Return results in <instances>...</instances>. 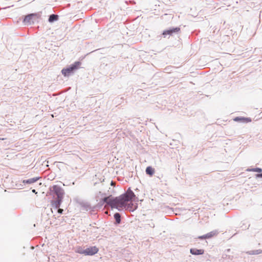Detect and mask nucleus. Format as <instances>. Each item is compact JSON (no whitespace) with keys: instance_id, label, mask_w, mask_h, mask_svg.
<instances>
[{"instance_id":"f257e3e1","label":"nucleus","mask_w":262,"mask_h":262,"mask_svg":"<svg viewBox=\"0 0 262 262\" xmlns=\"http://www.w3.org/2000/svg\"><path fill=\"white\" fill-rule=\"evenodd\" d=\"M135 197L133 191L130 188H128L126 192L119 197L114 198L111 195L104 198L103 202L107 203L111 206L112 208H115L120 210L121 208L125 207L127 203L132 201Z\"/></svg>"},{"instance_id":"f03ea898","label":"nucleus","mask_w":262,"mask_h":262,"mask_svg":"<svg viewBox=\"0 0 262 262\" xmlns=\"http://www.w3.org/2000/svg\"><path fill=\"white\" fill-rule=\"evenodd\" d=\"M81 65L79 61L75 62L69 67L64 68L61 70V73L65 77H68L73 74L77 70H78Z\"/></svg>"},{"instance_id":"7ed1b4c3","label":"nucleus","mask_w":262,"mask_h":262,"mask_svg":"<svg viewBox=\"0 0 262 262\" xmlns=\"http://www.w3.org/2000/svg\"><path fill=\"white\" fill-rule=\"evenodd\" d=\"M40 15L38 13H32L26 16L24 22L26 24H31L33 23L35 20L38 19Z\"/></svg>"},{"instance_id":"20e7f679","label":"nucleus","mask_w":262,"mask_h":262,"mask_svg":"<svg viewBox=\"0 0 262 262\" xmlns=\"http://www.w3.org/2000/svg\"><path fill=\"white\" fill-rule=\"evenodd\" d=\"M180 28L176 27L168 30H166L163 31L162 35L164 37H166L167 35H172L174 33H179L180 31Z\"/></svg>"},{"instance_id":"39448f33","label":"nucleus","mask_w":262,"mask_h":262,"mask_svg":"<svg viewBox=\"0 0 262 262\" xmlns=\"http://www.w3.org/2000/svg\"><path fill=\"white\" fill-rule=\"evenodd\" d=\"M52 191L56 194L57 197H63L64 193L63 190L58 185L53 186Z\"/></svg>"},{"instance_id":"423d86ee","label":"nucleus","mask_w":262,"mask_h":262,"mask_svg":"<svg viewBox=\"0 0 262 262\" xmlns=\"http://www.w3.org/2000/svg\"><path fill=\"white\" fill-rule=\"evenodd\" d=\"M98 251V248L96 246L88 248L85 249V255H93L96 254Z\"/></svg>"},{"instance_id":"0eeeda50","label":"nucleus","mask_w":262,"mask_h":262,"mask_svg":"<svg viewBox=\"0 0 262 262\" xmlns=\"http://www.w3.org/2000/svg\"><path fill=\"white\" fill-rule=\"evenodd\" d=\"M217 234V232L215 231H211L209 233H208L207 234L199 236V239H206V238H210L212 237L213 236L216 235Z\"/></svg>"},{"instance_id":"6e6552de","label":"nucleus","mask_w":262,"mask_h":262,"mask_svg":"<svg viewBox=\"0 0 262 262\" xmlns=\"http://www.w3.org/2000/svg\"><path fill=\"white\" fill-rule=\"evenodd\" d=\"M233 120L237 122H242L244 123H248L251 121V119L250 118L245 117H237L233 119Z\"/></svg>"},{"instance_id":"1a4fd4ad","label":"nucleus","mask_w":262,"mask_h":262,"mask_svg":"<svg viewBox=\"0 0 262 262\" xmlns=\"http://www.w3.org/2000/svg\"><path fill=\"white\" fill-rule=\"evenodd\" d=\"M63 197H57L55 201H53L52 204L56 208H58L62 202Z\"/></svg>"},{"instance_id":"9d476101","label":"nucleus","mask_w":262,"mask_h":262,"mask_svg":"<svg viewBox=\"0 0 262 262\" xmlns=\"http://www.w3.org/2000/svg\"><path fill=\"white\" fill-rule=\"evenodd\" d=\"M190 252L193 255H202L204 253V251L203 249L193 248L190 249Z\"/></svg>"},{"instance_id":"9b49d317","label":"nucleus","mask_w":262,"mask_h":262,"mask_svg":"<svg viewBox=\"0 0 262 262\" xmlns=\"http://www.w3.org/2000/svg\"><path fill=\"white\" fill-rule=\"evenodd\" d=\"M146 173L150 176H152L155 173V170L151 167L148 166L146 169Z\"/></svg>"},{"instance_id":"f8f14e48","label":"nucleus","mask_w":262,"mask_h":262,"mask_svg":"<svg viewBox=\"0 0 262 262\" xmlns=\"http://www.w3.org/2000/svg\"><path fill=\"white\" fill-rule=\"evenodd\" d=\"M38 180L37 178H32L27 180H24V183L32 184Z\"/></svg>"},{"instance_id":"ddd939ff","label":"nucleus","mask_w":262,"mask_h":262,"mask_svg":"<svg viewBox=\"0 0 262 262\" xmlns=\"http://www.w3.org/2000/svg\"><path fill=\"white\" fill-rule=\"evenodd\" d=\"M114 218L116 220V222L117 224H120V222H121V217H120V215L119 213H116L115 214H114Z\"/></svg>"},{"instance_id":"4468645a","label":"nucleus","mask_w":262,"mask_h":262,"mask_svg":"<svg viewBox=\"0 0 262 262\" xmlns=\"http://www.w3.org/2000/svg\"><path fill=\"white\" fill-rule=\"evenodd\" d=\"M58 19V16L54 14H52L50 16L49 18V21L50 22H52L54 20H56Z\"/></svg>"},{"instance_id":"2eb2a0df","label":"nucleus","mask_w":262,"mask_h":262,"mask_svg":"<svg viewBox=\"0 0 262 262\" xmlns=\"http://www.w3.org/2000/svg\"><path fill=\"white\" fill-rule=\"evenodd\" d=\"M76 252L79 253V254H84L85 255V249L84 250L83 249L80 247H79L77 248V250H76Z\"/></svg>"},{"instance_id":"dca6fc26","label":"nucleus","mask_w":262,"mask_h":262,"mask_svg":"<svg viewBox=\"0 0 262 262\" xmlns=\"http://www.w3.org/2000/svg\"><path fill=\"white\" fill-rule=\"evenodd\" d=\"M247 170L249 171L260 172H261L262 169L260 168H252V169H249Z\"/></svg>"},{"instance_id":"f3484780","label":"nucleus","mask_w":262,"mask_h":262,"mask_svg":"<svg viewBox=\"0 0 262 262\" xmlns=\"http://www.w3.org/2000/svg\"><path fill=\"white\" fill-rule=\"evenodd\" d=\"M63 211V209H60V208H59V209H58V212L59 213L61 214V213H62Z\"/></svg>"},{"instance_id":"a211bd4d","label":"nucleus","mask_w":262,"mask_h":262,"mask_svg":"<svg viewBox=\"0 0 262 262\" xmlns=\"http://www.w3.org/2000/svg\"><path fill=\"white\" fill-rule=\"evenodd\" d=\"M256 177H262V173L261 174H257Z\"/></svg>"},{"instance_id":"6ab92c4d","label":"nucleus","mask_w":262,"mask_h":262,"mask_svg":"<svg viewBox=\"0 0 262 262\" xmlns=\"http://www.w3.org/2000/svg\"><path fill=\"white\" fill-rule=\"evenodd\" d=\"M33 193H35V194L37 193V192H36V190L35 189H33L32 191Z\"/></svg>"}]
</instances>
